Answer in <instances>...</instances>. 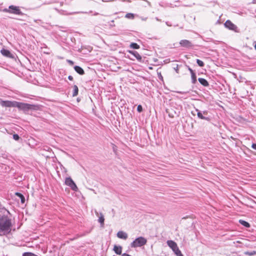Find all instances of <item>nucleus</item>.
<instances>
[{
    "label": "nucleus",
    "mask_w": 256,
    "mask_h": 256,
    "mask_svg": "<svg viewBox=\"0 0 256 256\" xmlns=\"http://www.w3.org/2000/svg\"><path fill=\"white\" fill-rule=\"evenodd\" d=\"M122 256H132L124 253V254H123Z\"/></svg>",
    "instance_id": "nucleus-34"
},
{
    "label": "nucleus",
    "mask_w": 256,
    "mask_h": 256,
    "mask_svg": "<svg viewBox=\"0 0 256 256\" xmlns=\"http://www.w3.org/2000/svg\"><path fill=\"white\" fill-rule=\"evenodd\" d=\"M126 18H128L133 19L134 18V14H133L128 13L126 15Z\"/></svg>",
    "instance_id": "nucleus-23"
},
{
    "label": "nucleus",
    "mask_w": 256,
    "mask_h": 256,
    "mask_svg": "<svg viewBox=\"0 0 256 256\" xmlns=\"http://www.w3.org/2000/svg\"><path fill=\"white\" fill-rule=\"evenodd\" d=\"M169 116L172 117V118H174V115L172 114H170V112H169Z\"/></svg>",
    "instance_id": "nucleus-35"
},
{
    "label": "nucleus",
    "mask_w": 256,
    "mask_h": 256,
    "mask_svg": "<svg viewBox=\"0 0 256 256\" xmlns=\"http://www.w3.org/2000/svg\"><path fill=\"white\" fill-rule=\"evenodd\" d=\"M224 26L230 30H235L236 28V26L230 20H226L224 24Z\"/></svg>",
    "instance_id": "nucleus-7"
},
{
    "label": "nucleus",
    "mask_w": 256,
    "mask_h": 256,
    "mask_svg": "<svg viewBox=\"0 0 256 256\" xmlns=\"http://www.w3.org/2000/svg\"><path fill=\"white\" fill-rule=\"evenodd\" d=\"M189 70H190L191 74H192V73H194V71L190 68H189Z\"/></svg>",
    "instance_id": "nucleus-37"
},
{
    "label": "nucleus",
    "mask_w": 256,
    "mask_h": 256,
    "mask_svg": "<svg viewBox=\"0 0 256 256\" xmlns=\"http://www.w3.org/2000/svg\"><path fill=\"white\" fill-rule=\"evenodd\" d=\"M20 199H21L22 202V203H24V198L23 196V195H20Z\"/></svg>",
    "instance_id": "nucleus-29"
},
{
    "label": "nucleus",
    "mask_w": 256,
    "mask_h": 256,
    "mask_svg": "<svg viewBox=\"0 0 256 256\" xmlns=\"http://www.w3.org/2000/svg\"><path fill=\"white\" fill-rule=\"evenodd\" d=\"M34 105L30 104H28L16 102L15 107L18 108L20 110H27L30 109H35Z\"/></svg>",
    "instance_id": "nucleus-3"
},
{
    "label": "nucleus",
    "mask_w": 256,
    "mask_h": 256,
    "mask_svg": "<svg viewBox=\"0 0 256 256\" xmlns=\"http://www.w3.org/2000/svg\"><path fill=\"white\" fill-rule=\"evenodd\" d=\"M130 47L134 49H138L140 48V46L136 43H132Z\"/></svg>",
    "instance_id": "nucleus-20"
},
{
    "label": "nucleus",
    "mask_w": 256,
    "mask_h": 256,
    "mask_svg": "<svg viewBox=\"0 0 256 256\" xmlns=\"http://www.w3.org/2000/svg\"><path fill=\"white\" fill-rule=\"evenodd\" d=\"M16 101L2 100L0 99V104L5 107H15Z\"/></svg>",
    "instance_id": "nucleus-5"
},
{
    "label": "nucleus",
    "mask_w": 256,
    "mask_h": 256,
    "mask_svg": "<svg viewBox=\"0 0 256 256\" xmlns=\"http://www.w3.org/2000/svg\"><path fill=\"white\" fill-rule=\"evenodd\" d=\"M117 236L120 238L126 240L128 238V234L123 231H119L117 233Z\"/></svg>",
    "instance_id": "nucleus-9"
},
{
    "label": "nucleus",
    "mask_w": 256,
    "mask_h": 256,
    "mask_svg": "<svg viewBox=\"0 0 256 256\" xmlns=\"http://www.w3.org/2000/svg\"><path fill=\"white\" fill-rule=\"evenodd\" d=\"M9 8H10V10H8V9H5L4 10V11L6 12L14 13L15 14H19L20 13V10L16 6H10Z\"/></svg>",
    "instance_id": "nucleus-6"
},
{
    "label": "nucleus",
    "mask_w": 256,
    "mask_h": 256,
    "mask_svg": "<svg viewBox=\"0 0 256 256\" xmlns=\"http://www.w3.org/2000/svg\"><path fill=\"white\" fill-rule=\"evenodd\" d=\"M174 69L176 70V73H178V64H176V66L174 67Z\"/></svg>",
    "instance_id": "nucleus-28"
},
{
    "label": "nucleus",
    "mask_w": 256,
    "mask_h": 256,
    "mask_svg": "<svg viewBox=\"0 0 256 256\" xmlns=\"http://www.w3.org/2000/svg\"><path fill=\"white\" fill-rule=\"evenodd\" d=\"M252 3L254 4H256V0H253Z\"/></svg>",
    "instance_id": "nucleus-39"
},
{
    "label": "nucleus",
    "mask_w": 256,
    "mask_h": 256,
    "mask_svg": "<svg viewBox=\"0 0 256 256\" xmlns=\"http://www.w3.org/2000/svg\"><path fill=\"white\" fill-rule=\"evenodd\" d=\"M13 138L14 140H19L20 137L17 134H14L13 135Z\"/></svg>",
    "instance_id": "nucleus-27"
},
{
    "label": "nucleus",
    "mask_w": 256,
    "mask_h": 256,
    "mask_svg": "<svg viewBox=\"0 0 256 256\" xmlns=\"http://www.w3.org/2000/svg\"><path fill=\"white\" fill-rule=\"evenodd\" d=\"M78 87L76 85H74V92L72 94V96H76L78 94Z\"/></svg>",
    "instance_id": "nucleus-18"
},
{
    "label": "nucleus",
    "mask_w": 256,
    "mask_h": 256,
    "mask_svg": "<svg viewBox=\"0 0 256 256\" xmlns=\"http://www.w3.org/2000/svg\"><path fill=\"white\" fill-rule=\"evenodd\" d=\"M192 82L195 84L196 81V76L194 73H192Z\"/></svg>",
    "instance_id": "nucleus-21"
},
{
    "label": "nucleus",
    "mask_w": 256,
    "mask_h": 256,
    "mask_svg": "<svg viewBox=\"0 0 256 256\" xmlns=\"http://www.w3.org/2000/svg\"><path fill=\"white\" fill-rule=\"evenodd\" d=\"M178 250H179V248H178V246H177L176 248L173 249L172 250L174 252H176V251H178Z\"/></svg>",
    "instance_id": "nucleus-31"
},
{
    "label": "nucleus",
    "mask_w": 256,
    "mask_h": 256,
    "mask_svg": "<svg viewBox=\"0 0 256 256\" xmlns=\"http://www.w3.org/2000/svg\"><path fill=\"white\" fill-rule=\"evenodd\" d=\"M68 78L70 80H73V78L72 76H69L68 77Z\"/></svg>",
    "instance_id": "nucleus-33"
},
{
    "label": "nucleus",
    "mask_w": 256,
    "mask_h": 256,
    "mask_svg": "<svg viewBox=\"0 0 256 256\" xmlns=\"http://www.w3.org/2000/svg\"><path fill=\"white\" fill-rule=\"evenodd\" d=\"M196 110L198 112V116L200 118V119H202V120H208V118H206L205 116H202V114L201 112H200L198 110Z\"/></svg>",
    "instance_id": "nucleus-17"
},
{
    "label": "nucleus",
    "mask_w": 256,
    "mask_h": 256,
    "mask_svg": "<svg viewBox=\"0 0 256 256\" xmlns=\"http://www.w3.org/2000/svg\"><path fill=\"white\" fill-rule=\"evenodd\" d=\"M65 184L67 186H69L73 190L78 191V188L74 182L73 180L70 178H67L65 180Z\"/></svg>",
    "instance_id": "nucleus-4"
},
{
    "label": "nucleus",
    "mask_w": 256,
    "mask_h": 256,
    "mask_svg": "<svg viewBox=\"0 0 256 256\" xmlns=\"http://www.w3.org/2000/svg\"><path fill=\"white\" fill-rule=\"evenodd\" d=\"M114 250L117 254H121L122 247L121 246H117L115 245L114 247Z\"/></svg>",
    "instance_id": "nucleus-13"
},
{
    "label": "nucleus",
    "mask_w": 256,
    "mask_h": 256,
    "mask_svg": "<svg viewBox=\"0 0 256 256\" xmlns=\"http://www.w3.org/2000/svg\"><path fill=\"white\" fill-rule=\"evenodd\" d=\"M130 52L138 60L140 61L142 60V56L137 52H134L130 51Z\"/></svg>",
    "instance_id": "nucleus-16"
},
{
    "label": "nucleus",
    "mask_w": 256,
    "mask_h": 256,
    "mask_svg": "<svg viewBox=\"0 0 256 256\" xmlns=\"http://www.w3.org/2000/svg\"><path fill=\"white\" fill-rule=\"evenodd\" d=\"M196 62H197V64H198V66L201 67H202L204 66V64L203 62L200 60H197Z\"/></svg>",
    "instance_id": "nucleus-24"
},
{
    "label": "nucleus",
    "mask_w": 256,
    "mask_h": 256,
    "mask_svg": "<svg viewBox=\"0 0 256 256\" xmlns=\"http://www.w3.org/2000/svg\"><path fill=\"white\" fill-rule=\"evenodd\" d=\"M67 62L72 66L74 64V62L71 60H67Z\"/></svg>",
    "instance_id": "nucleus-30"
},
{
    "label": "nucleus",
    "mask_w": 256,
    "mask_h": 256,
    "mask_svg": "<svg viewBox=\"0 0 256 256\" xmlns=\"http://www.w3.org/2000/svg\"><path fill=\"white\" fill-rule=\"evenodd\" d=\"M1 54L6 56L8 57V58H12V54L8 50H6V49H2L0 50Z\"/></svg>",
    "instance_id": "nucleus-10"
},
{
    "label": "nucleus",
    "mask_w": 256,
    "mask_h": 256,
    "mask_svg": "<svg viewBox=\"0 0 256 256\" xmlns=\"http://www.w3.org/2000/svg\"><path fill=\"white\" fill-rule=\"evenodd\" d=\"M174 254L176 255V256H183L180 250L176 251V252H175Z\"/></svg>",
    "instance_id": "nucleus-25"
},
{
    "label": "nucleus",
    "mask_w": 256,
    "mask_h": 256,
    "mask_svg": "<svg viewBox=\"0 0 256 256\" xmlns=\"http://www.w3.org/2000/svg\"><path fill=\"white\" fill-rule=\"evenodd\" d=\"M244 254H246V255H248V256H254L256 254V251L254 250L251 252H244Z\"/></svg>",
    "instance_id": "nucleus-22"
},
{
    "label": "nucleus",
    "mask_w": 256,
    "mask_h": 256,
    "mask_svg": "<svg viewBox=\"0 0 256 256\" xmlns=\"http://www.w3.org/2000/svg\"><path fill=\"white\" fill-rule=\"evenodd\" d=\"M147 240L144 237L140 236L136 238L131 244V247H140L146 244Z\"/></svg>",
    "instance_id": "nucleus-2"
},
{
    "label": "nucleus",
    "mask_w": 256,
    "mask_h": 256,
    "mask_svg": "<svg viewBox=\"0 0 256 256\" xmlns=\"http://www.w3.org/2000/svg\"><path fill=\"white\" fill-rule=\"evenodd\" d=\"M96 214L98 217V222L100 223L101 226H103L104 221V218L103 214L102 213L98 214L97 212H96Z\"/></svg>",
    "instance_id": "nucleus-8"
},
{
    "label": "nucleus",
    "mask_w": 256,
    "mask_h": 256,
    "mask_svg": "<svg viewBox=\"0 0 256 256\" xmlns=\"http://www.w3.org/2000/svg\"><path fill=\"white\" fill-rule=\"evenodd\" d=\"M198 80L199 82L204 86H208V83L206 80L203 78H199Z\"/></svg>",
    "instance_id": "nucleus-15"
},
{
    "label": "nucleus",
    "mask_w": 256,
    "mask_h": 256,
    "mask_svg": "<svg viewBox=\"0 0 256 256\" xmlns=\"http://www.w3.org/2000/svg\"><path fill=\"white\" fill-rule=\"evenodd\" d=\"M254 48H256V45H255V46H254Z\"/></svg>",
    "instance_id": "nucleus-40"
},
{
    "label": "nucleus",
    "mask_w": 256,
    "mask_h": 256,
    "mask_svg": "<svg viewBox=\"0 0 256 256\" xmlns=\"http://www.w3.org/2000/svg\"><path fill=\"white\" fill-rule=\"evenodd\" d=\"M137 110L139 112H141L142 111V107L141 105H138L137 108Z\"/></svg>",
    "instance_id": "nucleus-26"
},
{
    "label": "nucleus",
    "mask_w": 256,
    "mask_h": 256,
    "mask_svg": "<svg viewBox=\"0 0 256 256\" xmlns=\"http://www.w3.org/2000/svg\"><path fill=\"white\" fill-rule=\"evenodd\" d=\"M16 194L20 198V195H22L21 194H20V193H18V192L16 193Z\"/></svg>",
    "instance_id": "nucleus-36"
},
{
    "label": "nucleus",
    "mask_w": 256,
    "mask_h": 256,
    "mask_svg": "<svg viewBox=\"0 0 256 256\" xmlns=\"http://www.w3.org/2000/svg\"><path fill=\"white\" fill-rule=\"evenodd\" d=\"M252 148H254V150H256V144H252Z\"/></svg>",
    "instance_id": "nucleus-32"
},
{
    "label": "nucleus",
    "mask_w": 256,
    "mask_h": 256,
    "mask_svg": "<svg viewBox=\"0 0 256 256\" xmlns=\"http://www.w3.org/2000/svg\"><path fill=\"white\" fill-rule=\"evenodd\" d=\"M74 68V70L80 74L82 75L84 74L83 69L79 66H75Z\"/></svg>",
    "instance_id": "nucleus-14"
},
{
    "label": "nucleus",
    "mask_w": 256,
    "mask_h": 256,
    "mask_svg": "<svg viewBox=\"0 0 256 256\" xmlns=\"http://www.w3.org/2000/svg\"><path fill=\"white\" fill-rule=\"evenodd\" d=\"M11 222L6 216H0V236H4L10 232Z\"/></svg>",
    "instance_id": "nucleus-1"
},
{
    "label": "nucleus",
    "mask_w": 256,
    "mask_h": 256,
    "mask_svg": "<svg viewBox=\"0 0 256 256\" xmlns=\"http://www.w3.org/2000/svg\"><path fill=\"white\" fill-rule=\"evenodd\" d=\"M180 44L184 47H190L191 46V43L188 40H182L180 42Z\"/></svg>",
    "instance_id": "nucleus-12"
},
{
    "label": "nucleus",
    "mask_w": 256,
    "mask_h": 256,
    "mask_svg": "<svg viewBox=\"0 0 256 256\" xmlns=\"http://www.w3.org/2000/svg\"><path fill=\"white\" fill-rule=\"evenodd\" d=\"M239 222L240 224H242V225H243L244 226L246 227V228H249L250 226V224L246 222L244 220H239Z\"/></svg>",
    "instance_id": "nucleus-19"
},
{
    "label": "nucleus",
    "mask_w": 256,
    "mask_h": 256,
    "mask_svg": "<svg viewBox=\"0 0 256 256\" xmlns=\"http://www.w3.org/2000/svg\"><path fill=\"white\" fill-rule=\"evenodd\" d=\"M203 114L204 115H206L208 114V112H207V111H204V112H203Z\"/></svg>",
    "instance_id": "nucleus-38"
},
{
    "label": "nucleus",
    "mask_w": 256,
    "mask_h": 256,
    "mask_svg": "<svg viewBox=\"0 0 256 256\" xmlns=\"http://www.w3.org/2000/svg\"><path fill=\"white\" fill-rule=\"evenodd\" d=\"M168 245L172 249L176 248L178 246L177 244L174 241L172 240H169L167 241Z\"/></svg>",
    "instance_id": "nucleus-11"
}]
</instances>
